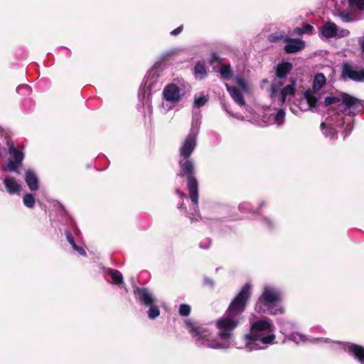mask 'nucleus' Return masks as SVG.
<instances>
[{"mask_svg":"<svg viewBox=\"0 0 364 364\" xmlns=\"http://www.w3.org/2000/svg\"><path fill=\"white\" fill-rule=\"evenodd\" d=\"M251 289L249 284L242 287L230 304L225 314L217 320L215 325L218 332L215 338H210L212 333L209 328L197 326L190 320L186 321L188 331L195 339L197 346L213 349H225L232 345V332L240 323V316L245 311L251 295Z\"/></svg>","mask_w":364,"mask_h":364,"instance_id":"obj_1","label":"nucleus"},{"mask_svg":"<svg viewBox=\"0 0 364 364\" xmlns=\"http://www.w3.org/2000/svg\"><path fill=\"white\" fill-rule=\"evenodd\" d=\"M325 104L331 107L328 117L321 124V129L323 134L330 139L335 138L337 129L344 125V115L355 114L363 108L360 100L345 93L326 97Z\"/></svg>","mask_w":364,"mask_h":364,"instance_id":"obj_2","label":"nucleus"},{"mask_svg":"<svg viewBox=\"0 0 364 364\" xmlns=\"http://www.w3.org/2000/svg\"><path fill=\"white\" fill-rule=\"evenodd\" d=\"M274 328L269 318L251 322L250 331L243 338L245 349L250 352L264 349L273 344L276 338Z\"/></svg>","mask_w":364,"mask_h":364,"instance_id":"obj_3","label":"nucleus"},{"mask_svg":"<svg viewBox=\"0 0 364 364\" xmlns=\"http://www.w3.org/2000/svg\"><path fill=\"white\" fill-rule=\"evenodd\" d=\"M292 69L290 63H282L277 66L276 77L271 85L270 97L279 105H283L287 100H289L295 93L296 80L291 77L289 83L285 85V77Z\"/></svg>","mask_w":364,"mask_h":364,"instance_id":"obj_4","label":"nucleus"},{"mask_svg":"<svg viewBox=\"0 0 364 364\" xmlns=\"http://www.w3.org/2000/svg\"><path fill=\"white\" fill-rule=\"evenodd\" d=\"M282 297V292L279 288L265 285L255 304V310L259 314H282L284 313V308L281 304Z\"/></svg>","mask_w":364,"mask_h":364,"instance_id":"obj_5","label":"nucleus"},{"mask_svg":"<svg viewBox=\"0 0 364 364\" xmlns=\"http://www.w3.org/2000/svg\"><path fill=\"white\" fill-rule=\"evenodd\" d=\"M289 338L297 344L303 343L309 341L311 343L328 344L334 349L343 348L346 351L351 353L360 363L364 364V348L360 346L339 341H332L324 338H308L305 335L299 332H293L290 333L289 335Z\"/></svg>","mask_w":364,"mask_h":364,"instance_id":"obj_6","label":"nucleus"},{"mask_svg":"<svg viewBox=\"0 0 364 364\" xmlns=\"http://www.w3.org/2000/svg\"><path fill=\"white\" fill-rule=\"evenodd\" d=\"M189 90V85L184 81H178V85L176 83L168 84L163 90L164 101L162 102V107L166 110L172 109L181 101L182 97L186 95V92Z\"/></svg>","mask_w":364,"mask_h":364,"instance_id":"obj_7","label":"nucleus"},{"mask_svg":"<svg viewBox=\"0 0 364 364\" xmlns=\"http://www.w3.org/2000/svg\"><path fill=\"white\" fill-rule=\"evenodd\" d=\"M179 166L181 171L183 172V173H180V175L187 176V186L190 198L192 203L195 205H197L198 202V184L196 178L193 176V162L190 158H180Z\"/></svg>","mask_w":364,"mask_h":364,"instance_id":"obj_8","label":"nucleus"},{"mask_svg":"<svg viewBox=\"0 0 364 364\" xmlns=\"http://www.w3.org/2000/svg\"><path fill=\"white\" fill-rule=\"evenodd\" d=\"M326 79L323 74L318 73L316 75L313 84V90H306L304 94V97L299 102V106L301 110H307L316 106L318 100L317 92L326 84Z\"/></svg>","mask_w":364,"mask_h":364,"instance_id":"obj_9","label":"nucleus"},{"mask_svg":"<svg viewBox=\"0 0 364 364\" xmlns=\"http://www.w3.org/2000/svg\"><path fill=\"white\" fill-rule=\"evenodd\" d=\"M320 35L326 39L328 38H341L348 36L350 34L348 30L338 26L332 21H326L320 27Z\"/></svg>","mask_w":364,"mask_h":364,"instance_id":"obj_10","label":"nucleus"},{"mask_svg":"<svg viewBox=\"0 0 364 364\" xmlns=\"http://www.w3.org/2000/svg\"><path fill=\"white\" fill-rule=\"evenodd\" d=\"M198 122H196V127L193 126L190 134L184 139L179 152L180 158H190V156L196 146V137L198 134Z\"/></svg>","mask_w":364,"mask_h":364,"instance_id":"obj_11","label":"nucleus"},{"mask_svg":"<svg viewBox=\"0 0 364 364\" xmlns=\"http://www.w3.org/2000/svg\"><path fill=\"white\" fill-rule=\"evenodd\" d=\"M341 76L343 79H350L354 81H364V70H359L358 66L349 63H343Z\"/></svg>","mask_w":364,"mask_h":364,"instance_id":"obj_12","label":"nucleus"},{"mask_svg":"<svg viewBox=\"0 0 364 364\" xmlns=\"http://www.w3.org/2000/svg\"><path fill=\"white\" fill-rule=\"evenodd\" d=\"M136 299L144 305L151 306L157 301L154 294L146 288H136L134 291Z\"/></svg>","mask_w":364,"mask_h":364,"instance_id":"obj_13","label":"nucleus"},{"mask_svg":"<svg viewBox=\"0 0 364 364\" xmlns=\"http://www.w3.org/2000/svg\"><path fill=\"white\" fill-rule=\"evenodd\" d=\"M9 154L14 158V160H9L7 169L10 171H16L21 166L23 159V153L15 147L9 148Z\"/></svg>","mask_w":364,"mask_h":364,"instance_id":"obj_14","label":"nucleus"},{"mask_svg":"<svg viewBox=\"0 0 364 364\" xmlns=\"http://www.w3.org/2000/svg\"><path fill=\"white\" fill-rule=\"evenodd\" d=\"M284 41L287 43L284 50L287 53H293L303 50L305 43L302 40L286 37Z\"/></svg>","mask_w":364,"mask_h":364,"instance_id":"obj_15","label":"nucleus"},{"mask_svg":"<svg viewBox=\"0 0 364 364\" xmlns=\"http://www.w3.org/2000/svg\"><path fill=\"white\" fill-rule=\"evenodd\" d=\"M4 186L7 192L11 194L19 193L21 186L18 181L13 177H8L4 180Z\"/></svg>","mask_w":364,"mask_h":364,"instance_id":"obj_16","label":"nucleus"},{"mask_svg":"<svg viewBox=\"0 0 364 364\" xmlns=\"http://www.w3.org/2000/svg\"><path fill=\"white\" fill-rule=\"evenodd\" d=\"M225 86L232 100L240 106L245 105V101L240 91L228 84Z\"/></svg>","mask_w":364,"mask_h":364,"instance_id":"obj_17","label":"nucleus"},{"mask_svg":"<svg viewBox=\"0 0 364 364\" xmlns=\"http://www.w3.org/2000/svg\"><path fill=\"white\" fill-rule=\"evenodd\" d=\"M25 181L31 191H36L38 188V181L36 173L31 170H27L25 176Z\"/></svg>","mask_w":364,"mask_h":364,"instance_id":"obj_18","label":"nucleus"},{"mask_svg":"<svg viewBox=\"0 0 364 364\" xmlns=\"http://www.w3.org/2000/svg\"><path fill=\"white\" fill-rule=\"evenodd\" d=\"M194 72L196 78L200 80L204 79L206 77L205 66L203 63H198L194 68Z\"/></svg>","mask_w":364,"mask_h":364,"instance_id":"obj_19","label":"nucleus"},{"mask_svg":"<svg viewBox=\"0 0 364 364\" xmlns=\"http://www.w3.org/2000/svg\"><path fill=\"white\" fill-rule=\"evenodd\" d=\"M335 16L339 17L343 22H351L353 21V17L349 12L341 11L339 9H336L333 11Z\"/></svg>","mask_w":364,"mask_h":364,"instance_id":"obj_20","label":"nucleus"},{"mask_svg":"<svg viewBox=\"0 0 364 364\" xmlns=\"http://www.w3.org/2000/svg\"><path fill=\"white\" fill-rule=\"evenodd\" d=\"M219 73L225 80H230L232 77V70L228 64H222Z\"/></svg>","mask_w":364,"mask_h":364,"instance_id":"obj_21","label":"nucleus"},{"mask_svg":"<svg viewBox=\"0 0 364 364\" xmlns=\"http://www.w3.org/2000/svg\"><path fill=\"white\" fill-rule=\"evenodd\" d=\"M348 6L351 9L363 11L364 10V0H346Z\"/></svg>","mask_w":364,"mask_h":364,"instance_id":"obj_22","label":"nucleus"},{"mask_svg":"<svg viewBox=\"0 0 364 364\" xmlns=\"http://www.w3.org/2000/svg\"><path fill=\"white\" fill-rule=\"evenodd\" d=\"M109 273L114 284H119L123 282L122 274L118 270L110 269Z\"/></svg>","mask_w":364,"mask_h":364,"instance_id":"obj_23","label":"nucleus"},{"mask_svg":"<svg viewBox=\"0 0 364 364\" xmlns=\"http://www.w3.org/2000/svg\"><path fill=\"white\" fill-rule=\"evenodd\" d=\"M23 202L25 206L28 208H32L35 205V198L31 193H26L23 198Z\"/></svg>","mask_w":364,"mask_h":364,"instance_id":"obj_24","label":"nucleus"},{"mask_svg":"<svg viewBox=\"0 0 364 364\" xmlns=\"http://www.w3.org/2000/svg\"><path fill=\"white\" fill-rule=\"evenodd\" d=\"M208 102V97L204 95H200L199 96H196L193 102L194 107H200L203 106Z\"/></svg>","mask_w":364,"mask_h":364,"instance_id":"obj_25","label":"nucleus"},{"mask_svg":"<svg viewBox=\"0 0 364 364\" xmlns=\"http://www.w3.org/2000/svg\"><path fill=\"white\" fill-rule=\"evenodd\" d=\"M148 306L149 307V309L147 311V314L149 318L154 319L159 316L160 311L156 306L151 304V306Z\"/></svg>","mask_w":364,"mask_h":364,"instance_id":"obj_26","label":"nucleus"},{"mask_svg":"<svg viewBox=\"0 0 364 364\" xmlns=\"http://www.w3.org/2000/svg\"><path fill=\"white\" fill-rule=\"evenodd\" d=\"M284 119H285V112H284V109H280L277 111L276 115L274 116V123H276L278 125H282L284 122Z\"/></svg>","mask_w":364,"mask_h":364,"instance_id":"obj_27","label":"nucleus"},{"mask_svg":"<svg viewBox=\"0 0 364 364\" xmlns=\"http://www.w3.org/2000/svg\"><path fill=\"white\" fill-rule=\"evenodd\" d=\"M237 84L242 88L244 92H247L249 90L248 85L246 81L241 76H237L235 77Z\"/></svg>","mask_w":364,"mask_h":364,"instance_id":"obj_28","label":"nucleus"},{"mask_svg":"<svg viewBox=\"0 0 364 364\" xmlns=\"http://www.w3.org/2000/svg\"><path fill=\"white\" fill-rule=\"evenodd\" d=\"M287 36H284L280 33H274L268 36V41L269 42H278L281 40H284Z\"/></svg>","mask_w":364,"mask_h":364,"instance_id":"obj_29","label":"nucleus"},{"mask_svg":"<svg viewBox=\"0 0 364 364\" xmlns=\"http://www.w3.org/2000/svg\"><path fill=\"white\" fill-rule=\"evenodd\" d=\"M179 314L183 316H187L191 312V306L188 304H181L179 306Z\"/></svg>","mask_w":364,"mask_h":364,"instance_id":"obj_30","label":"nucleus"},{"mask_svg":"<svg viewBox=\"0 0 364 364\" xmlns=\"http://www.w3.org/2000/svg\"><path fill=\"white\" fill-rule=\"evenodd\" d=\"M352 129H353V126L351 124V122H347L346 124V127H345L346 134L343 136V138H345L350 132Z\"/></svg>","mask_w":364,"mask_h":364,"instance_id":"obj_31","label":"nucleus"},{"mask_svg":"<svg viewBox=\"0 0 364 364\" xmlns=\"http://www.w3.org/2000/svg\"><path fill=\"white\" fill-rule=\"evenodd\" d=\"M66 237H67V240L72 245V247L73 248L75 247V245H76V244L75 243L73 237H72V235L69 232L66 233Z\"/></svg>","mask_w":364,"mask_h":364,"instance_id":"obj_32","label":"nucleus"},{"mask_svg":"<svg viewBox=\"0 0 364 364\" xmlns=\"http://www.w3.org/2000/svg\"><path fill=\"white\" fill-rule=\"evenodd\" d=\"M73 249L77 251L80 255H83V256H85L86 255V252L85 250L82 248V247H78L77 245H75V247H73Z\"/></svg>","mask_w":364,"mask_h":364,"instance_id":"obj_33","label":"nucleus"},{"mask_svg":"<svg viewBox=\"0 0 364 364\" xmlns=\"http://www.w3.org/2000/svg\"><path fill=\"white\" fill-rule=\"evenodd\" d=\"M303 28V33H309L313 30L314 27L311 25H306L302 27Z\"/></svg>","mask_w":364,"mask_h":364,"instance_id":"obj_34","label":"nucleus"},{"mask_svg":"<svg viewBox=\"0 0 364 364\" xmlns=\"http://www.w3.org/2000/svg\"><path fill=\"white\" fill-rule=\"evenodd\" d=\"M292 34L293 35H298V36L303 35L304 33H303L302 27H296V28H294V31H293Z\"/></svg>","mask_w":364,"mask_h":364,"instance_id":"obj_35","label":"nucleus"},{"mask_svg":"<svg viewBox=\"0 0 364 364\" xmlns=\"http://www.w3.org/2000/svg\"><path fill=\"white\" fill-rule=\"evenodd\" d=\"M21 90H24L27 92H30V87L28 85H21L16 89L17 92H20Z\"/></svg>","mask_w":364,"mask_h":364,"instance_id":"obj_36","label":"nucleus"},{"mask_svg":"<svg viewBox=\"0 0 364 364\" xmlns=\"http://www.w3.org/2000/svg\"><path fill=\"white\" fill-rule=\"evenodd\" d=\"M181 31H182V27L180 26V27H178L177 28L173 30L171 32V34L173 36H176V35L179 34Z\"/></svg>","mask_w":364,"mask_h":364,"instance_id":"obj_37","label":"nucleus"},{"mask_svg":"<svg viewBox=\"0 0 364 364\" xmlns=\"http://www.w3.org/2000/svg\"><path fill=\"white\" fill-rule=\"evenodd\" d=\"M222 106H223V109H224L227 112L230 113V112H229V110H228V107H227V105H226L225 103L222 102Z\"/></svg>","mask_w":364,"mask_h":364,"instance_id":"obj_38","label":"nucleus"},{"mask_svg":"<svg viewBox=\"0 0 364 364\" xmlns=\"http://www.w3.org/2000/svg\"><path fill=\"white\" fill-rule=\"evenodd\" d=\"M205 282L206 284H210L211 286L213 285V282L210 279H206L205 280Z\"/></svg>","mask_w":364,"mask_h":364,"instance_id":"obj_39","label":"nucleus"},{"mask_svg":"<svg viewBox=\"0 0 364 364\" xmlns=\"http://www.w3.org/2000/svg\"><path fill=\"white\" fill-rule=\"evenodd\" d=\"M361 48L363 49V51L364 52V39L360 41Z\"/></svg>","mask_w":364,"mask_h":364,"instance_id":"obj_40","label":"nucleus"},{"mask_svg":"<svg viewBox=\"0 0 364 364\" xmlns=\"http://www.w3.org/2000/svg\"><path fill=\"white\" fill-rule=\"evenodd\" d=\"M181 196H183V197H186V195L183 194V193H181Z\"/></svg>","mask_w":364,"mask_h":364,"instance_id":"obj_41","label":"nucleus"}]
</instances>
